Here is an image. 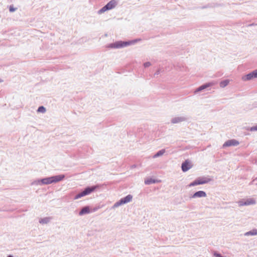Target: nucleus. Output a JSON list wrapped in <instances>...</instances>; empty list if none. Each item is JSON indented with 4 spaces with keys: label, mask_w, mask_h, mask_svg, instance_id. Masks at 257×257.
I'll list each match as a JSON object with an SVG mask.
<instances>
[{
    "label": "nucleus",
    "mask_w": 257,
    "mask_h": 257,
    "mask_svg": "<svg viewBox=\"0 0 257 257\" xmlns=\"http://www.w3.org/2000/svg\"><path fill=\"white\" fill-rule=\"evenodd\" d=\"M140 41V40L136 39L127 42H122L121 41H116L114 43L109 44L107 45V47L111 49H119L126 47L127 46L133 45Z\"/></svg>",
    "instance_id": "nucleus-1"
},
{
    "label": "nucleus",
    "mask_w": 257,
    "mask_h": 257,
    "mask_svg": "<svg viewBox=\"0 0 257 257\" xmlns=\"http://www.w3.org/2000/svg\"><path fill=\"white\" fill-rule=\"evenodd\" d=\"M151 65V63L150 62H147L144 64V66L146 68L150 66Z\"/></svg>",
    "instance_id": "nucleus-24"
},
{
    "label": "nucleus",
    "mask_w": 257,
    "mask_h": 257,
    "mask_svg": "<svg viewBox=\"0 0 257 257\" xmlns=\"http://www.w3.org/2000/svg\"><path fill=\"white\" fill-rule=\"evenodd\" d=\"M192 167V165L190 161L188 160H186L182 164V170L183 172H185L188 171Z\"/></svg>",
    "instance_id": "nucleus-9"
},
{
    "label": "nucleus",
    "mask_w": 257,
    "mask_h": 257,
    "mask_svg": "<svg viewBox=\"0 0 257 257\" xmlns=\"http://www.w3.org/2000/svg\"><path fill=\"white\" fill-rule=\"evenodd\" d=\"M31 184L32 185H43L42 183L41 182V179L34 181Z\"/></svg>",
    "instance_id": "nucleus-21"
},
{
    "label": "nucleus",
    "mask_w": 257,
    "mask_h": 257,
    "mask_svg": "<svg viewBox=\"0 0 257 257\" xmlns=\"http://www.w3.org/2000/svg\"><path fill=\"white\" fill-rule=\"evenodd\" d=\"M165 152H166V150L165 149H162V150H160L159 151H158L156 154H155L153 156V158H156L159 157L160 156H162L165 154Z\"/></svg>",
    "instance_id": "nucleus-17"
},
{
    "label": "nucleus",
    "mask_w": 257,
    "mask_h": 257,
    "mask_svg": "<svg viewBox=\"0 0 257 257\" xmlns=\"http://www.w3.org/2000/svg\"><path fill=\"white\" fill-rule=\"evenodd\" d=\"M211 179L208 177H199L191 182L189 185V187L194 186L198 185H202L208 183L211 181Z\"/></svg>",
    "instance_id": "nucleus-2"
},
{
    "label": "nucleus",
    "mask_w": 257,
    "mask_h": 257,
    "mask_svg": "<svg viewBox=\"0 0 257 257\" xmlns=\"http://www.w3.org/2000/svg\"><path fill=\"white\" fill-rule=\"evenodd\" d=\"M156 181L152 179H148L147 180H145V183L146 185H149L152 183H155Z\"/></svg>",
    "instance_id": "nucleus-20"
},
{
    "label": "nucleus",
    "mask_w": 257,
    "mask_h": 257,
    "mask_svg": "<svg viewBox=\"0 0 257 257\" xmlns=\"http://www.w3.org/2000/svg\"><path fill=\"white\" fill-rule=\"evenodd\" d=\"M160 73V70H158L155 73V75H158Z\"/></svg>",
    "instance_id": "nucleus-29"
},
{
    "label": "nucleus",
    "mask_w": 257,
    "mask_h": 257,
    "mask_svg": "<svg viewBox=\"0 0 257 257\" xmlns=\"http://www.w3.org/2000/svg\"><path fill=\"white\" fill-rule=\"evenodd\" d=\"M254 78H257V69L252 71Z\"/></svg>",
    "instance_id": "nucleus-27"
},
{
    "label": "nucleus",
    "mask_w": 257,
    "mask_h": 257,
    "mask_svg": "<svg viewBox=\"0 0 257 257\" xmlns=\"http://www.w3.org/2000/svg\"><path fill=\"white\" fill-rule=\"evenodd\" d=\"M51 177L52 183H57V182L62 181L65 178V175H59L52 176Z\"/></svg>",
    "instance_id": "nucleus-12"
},
{
    "label": "nucleus",
    "mask_w": 257,
    "mask_h": 257,
    "mask_svg": "<svg viewBox=\"0 0 257 257\" xmlns=\"http://www.w3.org/2000/svg\"><path fill=\"white\" fill-rule=\"evenodd\" d=\"M187 119V117L184 116H176L172 118L171 122L173 124L180 123L185 121Z\"/></svg>",
    "instance_id": "nucleus-10"
},
{
    "label": "nucleus",
    "mask_w": 257,
    "mask_h": 257,
    "mask_svg": "<svg viewBox=\"0 0 257 257\" xmlns=\"http://www.w3.org/2000/svg\"><path fill=\"white\" fill-rule=\"evenodd\" d=\"M46 111V109L45 107H44L43 106H41L39 107L38 109H37V112H41V113H45Z\"/></svg>",
    "instance_id": "nucleus-22"
},
{
    "label": "nucleus",
    "mask_w": 257,
    "mask_h": 257,
    "mask_svg": "<svg viewBox=\"0 0 257 257\" xmlns=\"http://www.w3.org/2000/svg\"><path fill=\"white\" fill-rule=\"evenodd\" d=\"M214 256L215 257H223L220 254L217 253V252L214 253Z\"/></svg>",
    "instance_id": "nucleus-26"
},
{
    "label": "nucleus",
    "mask_w": 257,
    "mask_h": 257,
    "mask_svg": "<svg viewBox=\"0 0 257 257\" xmlns=\"http://www.w3.org/2000/svg\"><path fill=\"white\" fill-rule=\"evenodd\" d=\"M257 235V229H253L250 231H247L244 233L245 236H249V235Z\"/></svg>",
    "instance_id": "nucleus-18"
},
{
    "label": "nucleus",
    "mask_w": 257,
    "mask_h": 257,
    "mask_svg": "<svg viewBox=\"0 0 257 257\" xmlns=\"http://www.w3.org/2000/svg\"><path fill=\"white\" fill-rule=\"evenodd\" d=\"M132 195H128L125 197L120 199L118 201L115 202L113 206V208H116L124 204L127 203L132 201Z\"/></svg>",
    "instance_id": "nucleus-4"
},
{
    "label": "nucleus",
    "mask_w": 257,
    "mask_h": 257,
    "mask_svg": "<svg viewBox=\"0 0 257 257\" xmlns=\"http://www.w3.org/2000/svg\"><path fill=\"white\" fill-rule=\"evenodd\" d=\"M239 144L238 141L235 139L229 140L226 141L223 145V148L230 147V146H236Z\"/></svg>",
    "instance_id": "nucleus-8"
},
{
    "label": "nucleus",
    "mask_w": 257,
    "mask_h": 257,
    "mask_svg": "<svg viewBox=\"0 0 257 257\" xmlns=\"http://www.w3.org/2000/svg\"><path fill=\"white\" fill-rule=\"evenodd\" d=\"M52 219L51 217H46L39 219V223L42 224L48 223Z\"/></svg>",
    "instance_id": "nucleus-15"
},
{
    "label": "nucleus",
    "mask_w": 257,
    "mask_h": 257,
    "mask_svg": "<svg viewBox=\"0 0 257 257\" xmlns=\"http://www.w3.org/2000/svg\"><path fill=\"white\" fill-rule=\"evenodd\" d=\"M229 81H230L228 79H226V80H224L223 81H221L220 82V83H219L220 87H221V88H224L227 85H228V84L229 83Z\"/></svg>",
    "instance_id": "nucleus-19"
},
{
    "label": "nucleus",
    "mask_w": 257,
    "mask_h": 257,
    "mask_svg": "<svg viewBox=\"0 0 257 257\" xmlns=\"http://www.w3.org/2000/svg\"><path fill=\"white\" fill-rule=\"evenodd\" d=\"M116 5V3L115 0H111L99 11V13H102L107 10H111L114 8Z\"/></svg>",
    "instance_id": "nucleus-6"
},
{
    "label": "nucleus",
    "mask_w": 257,
    "mask_h": 257,
    "mask_svg": "<svg viewBox=\"0 0 257 257\" xmlns=\"http://www.w3.org/2000/svg\"><path fill=\"white\" fill-rule=\"evenodd\" d=\"M96 188V186H92L90 187H87L84 189L82 192L77 194L75 195L74 199L75 200L78 199L85 196L88 195L93 192Z\"/></svg>",
    "instance_id": "nucleus-3"
},
{
    "label": "nucleus",
    "mask_w": 257,
    "mask_h": 257,
    "mask_svg": "<svg viewBox=\"0 0 257 257\" xmlns=\"http://www.w3.org/2000/svg\"><path fill=\"white\" fill-rule=\"evenodd\" d=\"M216 82L215 81H211L207 83H205L200 87H199L198 88H197L195 91V93H197V92L201 91L209 87L212 86L216 84Z\"/></svg>",
    "instance_id": "nucleus-7"
},
{
    "label": "nucleus",
    "mask_w": 257,
    "mask_h": 257,
    "mask_svg": "<svg viewBox=\"0 0 257 257\" xmlns=\"http://www.w3.org/2000/svg\"><path fill=\"white\" fill-rule=\"evenodd\" d=\"M257 181V177L253 179V180L249 183V185H252L253 184V182Z\"/></svg>",
    "instance_id": "nucleus-28"
},
{
    "label": "nucleus",
    "mask_w": 257,
    "mask_h": 257,
    "mask_svg": "<svg viewBox=\"0 0 257 257\" xmlns=\"http://www.w3.org/2000/svg\"><path fill=\"white\" fill-rule=\"evenodd\" d=\"M90 213V209L88 206L83 207L79 212V215H83L84 214H88Z\"/></svg>",
    "instance_id": "nucleus-16"
},
{
    "label": "nucleus",
    "mask_w": 257,
    "mask_h": 257,
    "mask_svg": "<svg viewBox=\"0 0 257 257\" xmlns=\"http://www.w3.org/2000/svg\"><path fill=\"white\" fill-rule=\"evenodd\" d=\"M253 78H254V77L253 76V72H251L246 75H243L241 77L242 80H243L244 81L250 80L252 79Z\"/></svg>",
    "instance_id": "nucleus-13"
},
{
    "label": "nucleus",
    "mask_w": 257,
    "mask_h": 257,
    "mask_svg": "<svg viewBox=\"0 0 257 257\" xmlns=\"http://www.w3.org/2000/svg\"><path fill=\"white\" fill-rule=\"evenodd\" d=\"M16 9L14 8L13 6H10L9 10L11 12H14L16 11Z\"/></svg>",
    "instance_id": "nucleus-25"
},
{
    "label": "nucleus",
    "mask_w": 257,
    "mask_h": 257,
    "mask_svg": "<svg viewBox=\"0 0 257 257\" xmlns=\"http://www.w3.org/2000/svg\"><path fill=\"white\" fill-rule=\"evenodd\" d=\"M248 130L251 132L257 131V124L251 127Z\"/></svg>",
    "instance_id": "nucleus-23"
},
{
    "label": "nucleus",
    "mask_w": 257,
    "mask_h": 257,
    "mask_svg": "<svg viewBox=\"0 0 257 257\" xmlns=\"http://www.w3.org/2000/svg\"><path fill=\"white\" fill-rule=\"evenodd\" d=\"M2 82H3V80L2 79H0V83H1Z\"/></svg>",
    "instance_id": "nucleus-30"
},
{
    "label": "nucleus",
    "mask_w": 257,
    "mask_h": 257,
    "mask_svg": "<svg viewBox=\"0 0 257 257\" xmlns=\"http://www.w3.org/2000/svg\"><path fill=\"white\" fill-rule=\"evenodd\" d=\"M41 182L43 185H48L52 183L51 177L41 179Z\"/></svg>",
    "instance_id": "nucleus-14"
},
{
    "label": "nucleus",
    "mask_w": 257,
    "mask_h": 257,
    "mask_svg": "<svg viewBox=\"0 0 257 257\" xmlns=\"http://www.w3.org/2000/svg\"><path fill=\"white\" fill-rule=\"evenodd\" d=\"M255 200L253 198L241 199L237 202L239 206L253 205L255 204Z\"/></svg>",
    "instance_id": "nucleus-5"
},
{
    "label": "nucleus",
    "mask_w": 257,
    "mask_h": 257,
    "mask_svg": "<svg viewBox=\"0 0 257 257\" xmlns=\"http://www.w3.org/2000/svg\"><path fill=\"white\" fill-rule=\"evenodd\" d=\"M207 196L205 192L203 191H199L195 193H194L191 198H202V197H206Z\"/></svg>",
    "instance_id": "nucleus-11"
}]
</instances>
